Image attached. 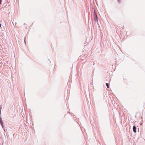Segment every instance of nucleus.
Returning <instances> with one entry per match:
<instances>
[{
  "label": "nucleus",
  "mask_w": 145,
  "mask_h": 145,
  "mask_svg": "<svg viewBox=\"0 0 145 145\" xmlns=\"http://www.w3.org/2000/svg\"><path fill=\"white\" fill-rule=\"evenodd\" d=\"M95 18L94 19V20L96 22H98V17L97 14H96L95 16H94Z\"/></svg>",
  "instance_id": "1"
},
{
  "label": "nucleus",
  "mask_w": 145,
  "mask_h": 145,
  "mask_svg": "<svg viewBox=\"0 0 145 145\" xmlns=\"http://www.w3.org/2000/svg\"><path fill=\"white\" fill-rule=\"evenodd\" d=\"M137 128L135 126H134L133 127V132L135 133H136L137 132L136 131Z\"/></svg>",
  "instance_id": "2"
},
{
  "label": "nucleus",
  "mask_w": 145,
  "mask_h": 145,
  "mask_svg": "<svg viewBox=\"0 0 145 145\" xmlns=\"http://www.w3.org/2000/svg\"><path fill=\"white\" fill-rule=\"evenodd\" d=\"M1 126H2V127L3 128V129H4V131H5V125L3 124V123H0Z\"/></svg>",
  "instance_id": "3"
},
{
  "label": "nucleus",
  "mask_w": 145,
  "mask_h": 145,
  "mask_svg": "<svg viewBox=\"0 0 145 145\" xmlns=\"http://www.w3.org/2000/svg\"><path fill=\"white\" fill-rule=\"evenodd\" d=\"M3 123L1 116H0V123Z\"/></svg>",
  "instance_id": "4"
},
{
  "label": "nucleus",
  "mask_w": 145,
  "mask_h": 145,
  "mask_svg": "<svg viewBox=\"0 0 145 145\" xmlns=\"http://www.w3.org/2000/svg\"><path fill=\"white\" fill-rule=\"evenodd\" d=\"M106 85L107 87V88H109V84L108 83H106Z\"/></svg>",
  "instance_id": "5"
},
{
  "label": "nucleus",
  "mask_w": 145,
  "mask_h": 145,
  "mask_svg": "<svg viewBox=\"0 0 145 145\" xmlns=\"http://www.w3.org/2000/svg\"><path fill=\"white\" fill-rule=\"evenodd\" d=\"M121 0H117V1L119 3H120Z\"/></svg>",
  "instance_id": "6"
},
{
  "label": "nucleus",
  "mask_w": 145,
  "mask_h": 145,
  "mask_svg": "<svg viewBox=\"0 0 145 145\" xmlns=\"http://www.w3.org/2000/svg\"><path fill=\"white\" fill-rule=\"evenodd\" d=\"M2 108V106L0 105V110H1Z\"/></svg>",
  "instance_id": "7"
},
{
  "label": "nucleus",
  "mask_w": 145,
  "mask_h": 145,
  "mask_svg": "<svg viewBox=\"0 0 145 145\" xmlns=\"http://www.w3.org/2000/svg\"><path fill=\"white\" fill-rule=\"evenodd\" d=\"M96 14H96V12H95V10H94V16H95Z\"/></svg>",
  "instance_id": "8"
},
{
  "label": "nucleus",
  "mask_w": 145,
  "mask_h": 145,
  "mask_svg": "<svg viewBox=\"0 0 145 145\" xmlns=\"http://www.w3.org/2000/svg\"><path fill=\"white\" fill-rule=\"evenodd\" d=\"M25 37L24 39V41L25 44Z\"/></svg>",
  "instance_id": "9"
},
{
  "label": "nucleus",
  "mask_w": 145,
  "mask_h": 145,
  "mask_svg": "<svg viewBox=\"0 0 145 145\" xmlns=\"http://www.w3.org/2000/svg\"><path fill=\"white\" fill-rule=\"evenodd\" d=\"M2 0H0V5H1V2L2 1Z\"/></svg>",
  "instance_id": "10"
},
{
  "label": "nucleus",
  "mask_w": 145,
  "mask_h": 145,
  "mask_svg": "<svg viewBox=\"0 0 145 145\" xmlns=\"http://www.w3.org/2000/svg\"><path fill=\"white\" fill-rule=\"evenodd\" d=\"M1 114V111L0 110V114Z\"/></svg>",
  "instance_id": "11"
},
{
  "label": "nucleus",
  "mask_w": 145,
  "mask_h": 145,
  "mask_svg": "<svg viewBox=\"0 0 145 145\" xmlns=\"http://www.w3.org/2000/svg\"><path fill=\"white\" fill-rule=\"evenodd\" d=\"M0 64L1 65H0V66H1L2 65V64Z\"/></svg>",
  "instance_id": "12"
},
{
  "label": "nucleus",
  "mask_w": 145,
  "mask_h": 145,
  "mask_svg": "<svg viewBox=\"0 0 145 145\" xmlns=\"http://www.w3.org/2000/svg\"><path fill=\"white\" fill-rule=\"evenodd\" d=\"M1 26V24L0 23V27Z\"/></svg>",
  "instance_id": "13"
}]
</instances>
